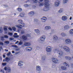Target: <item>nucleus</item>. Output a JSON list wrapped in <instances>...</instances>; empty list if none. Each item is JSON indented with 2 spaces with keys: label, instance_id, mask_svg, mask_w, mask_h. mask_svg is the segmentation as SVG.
Listing matches in <instances>:
<instances>
[{
  "label": "nucleus",
  "instance_id": "obj_1",
  "mask_svg": "<svg viewBox=\"0 0 73 73\" xmlns=\"http://www.w3.org/2000/svg\"><path fill=\"white\" fill-rule=\"evenodd\" d=\"M19 23L20 24H22V25H18L16 26L17 27L19 28V29H21L22 27H24V23H23V21L22 20H19Z\"/></svg>",
  "mask_w": 73,
  "mask_h": 73
},
{
  "label": "nucleus",
  "instance_id": "obj_2",
  "mask_svg": "<svg viewBox=\"0 0 73 73\" xmlns=\"http://www.w3.org/2000/svg\"><path fill=\"white\" fill-rule=\"evenodd\" d=\"M63 65L64 66H67L66 67L64 66H61V68L62 69V70H67V68H68L69 67V66L68 64H67L66 62H64L63 64Z\"/></svg>",
  "mask_w": 73,
  "mask_h": 73
},
{
  "label": "nucleus",
  "instance_id": "obj_3",
  "mask_svg": "<svg viewBox=\"0 0 73 73\" xmlns=\"http://www.w3.org/2000/svg\"><path fill=\"white\" fill-rule=\"evenodd\" d=\"M59 49H56L54 50L55 52H56L57 53H58L59 54V56H58L59 57H61V56L62 55H63V54H64V52L62 51L61 50H58Z\"/></svg>",
  "mask_w": 73,
  "mask_h": 73
},
{
  "label": "nucleus",
  "instance_id": "obj_4",
  "mask_svg": "<svg viewBox=\"0 0 73 73\" xmlns=\"http://www.w3.org/2000/svg\"><path fill=\"white\" fill-rule=\"evenodd\" d=\"M49 4L48 2H45L44 3V6L45 7L44 8L43 10L44 11H47L49 9Z\"/></svg>",
  "mask_w": 73,
  "mask_h": 73
},
{
  "label": "nucleus",
  "instance_id": "obj_5",
  "mask_svg": "<svg viewBox=\"0 0 73 73\" xmlns=\"http://www.w3.org/2000/svg\"><path fill=\"white\" fill-rule=\"evenodd\" d=\"M64 47H63L62 46H59V48H61V49H64V50H65L66 51V52H69V48L68 47L66 46H64Z\"/></svg>",
  "mask_w": 73,
  "mask_h": 73
},
{
  "label": "nucleus",
  "instance_id": "obj_6",
  "mask_svg": "<svg viewBox=\"0 0 73 73\" xmlns=\"http://www.w3.org/2000/svg\"><path fill=\"white\" fill-rule=\"evenodd\" d=\"M52 62H54V63H58V60L57 59L54 58H52Z\"/></svg>",
  "mask_w": 73,
  "mask_h": 73
},
{
  "label": "nucleus",
  "instance_id": "obj_7",
  "mask_svg": "<svg viewBox=\"0 0 73 73\" xmlns=\"http://www.w3.org/2000/svg\"><path fill=\"white\" fill-rule=\"evenodd\" d=\"M65 41L66 43H67V44H69L72 43V41H71V40L69 39H66Z\"/></svg>",
  "mask_w": 73,
  "mask_h": 73
},
{
  "label": "nucleus",
  "instance_id": "obj_8",
  "mask_svg": "<svg viewBox=\"0 0 73 73\" xmlns=\"http://www.w3.org/2000/svg\"><path fill=\"white\" fill-rule=\"evenodd\" d=\"M55 7H58L60 5V1H56L54 3Z\"/></svg>",
  "mask_w": 73,
  "mask_h": 73
},
{
  "label": "nucleus",
  "instance_id": "obj_9",
  "mask_svg": "<svg viewBox=\"0 0 73 73\" xmlns=\"http://www.w3.org/2000/svg\"><path fill=\"white\" fill-rule=\"evenodd\" d=\"M62 20L63 21H66L67 20V17L64 16L62 17Z\"/></svg>",
  "mask_w": 73,
  "mask_h": 73
},
{
  "label": "nucleus",
  "instance_id": "obj_10",
  "mask_svg": "<svg viewBox=\"0 0 73 73\" xmlns=\"http://www.w3.org/2000/svg\"><path fill=\"white\" fill-rule=\"evenodd\" d=\"M48 47H50V46H48L46 48V51L47 52H50L51 51L52 49L50 48H48Z\"/></svg>",
  "mask_w": 73,
  "mask_h": 73
},
{
  "label": "nucleus",
  "instance_id": "obj_11",
  "mask_svg": "<svg viewBox=\"0 0 73 73\" xmlns=\"http://www.w3.org/2000/svg\"><path fill=\"white\" fill-rule=\"evenodd\" d=\"M43 18H41V20L42 22H45L46 20V18L45 17H43Z\"/></svg>",
  "mask_w": 73,
  "mask_h": 73
},
{
  "label": "nucleus",
  "instance_id": "obj_12",
  "mask_svg": "<svg viewBox=\"0 0 73 73\" xmlns=\"http://www.w3.org/2000/svg\"><path fill=\"white\" fill-rule=\"evenodd\" d=\"M31 44L29 42H25L24 44V45L25 46H31Z\"/></svg>",
  "mask_w": 73,
  "mask_h": 73
},
{
  "label": "nucleus",
  "instance_id": "obj_13",
  "mask_svg": "<svg viewBox=\"0 0 73 73\" xmlns=\"http://www.w3.org/2000/svg\"><path fill=\"white\" fill-rule=\"evenodd\" d=\"M53 38L55 41H58V37L56 35H54L53 36Z\"/></svg>",
  "mask_w": 73,
  "mask_h": 73
},
{
  "label": "nucleus",
  "instance_id": "obj_14",
  "mask_svg": "<svg viewBox=\"0 0 73 73\" xmlns=\"http://www.w3.org/2000/svg\"><path fill=\"white\" fill-rule=\"evenodd\" d=\"M32 49V48L30 47H27L26 48V50L27 51H31Z\"/></svg>",
  "mask_w": 73,
  "mask_h": 73
},
{
  "label": "nucleus",
  "instance_id": "obj_15",
  "mask_svg": "<svg viewBox=\"0 0 73 73\" xmlns=\"http://www.w3.org/2000/svg\"><path fill=\"white\" fill-rule=\"evenodd\" d=\"M23 39L24 40H27V37L26 36L23 35L22 37Z\"/></svg>",
  "mask_w": 73,
  "mask_h": 73
},
{
  "label": "nucleus",
  "instance_id": "obj_16",
  "mask_svg": "<svg viewBox=\"0 0 73 73\" xmlns=\"http://www.w3.org/2000/svg\"><path fill=\"white\" fill-rule=\"evenodd\" d=\"M45 37H42L40 39H39V40L40 41H43L45 40Z\"/></svg>",
  "mask_w": 73,
  "mask_h": 73
},
{
  "label": "nucleus",
  "instance_id": "obj_17",
  "mask_svg": "<svg viewBox=\"0 0 73 73\" xmlns=\"http://www.w3.org/2000/svg\"><path fill=\"white\" fill-rule=\"evenodd\" d=\"M36 70H38V71H41V69L40 68V66H37L36 67Z\"/></svg>",
  "mask_w": 73,
  "mask_h": 73
},
{
  "label": "nucleus",
  "instance_id": "obj_18",
  "mask_svg": "<svg viewBox=\"0 0 73 73\" xmlns=\"http://www.w3.org/2000/svg\"><path fill=\"white\" fill-rule=\"evenodd\" d=\"M70 27L69 26V25H66L64 27V29H69Z\"/></svg>",
  "mask_w": 73,
  "mask_h": 73
},
{
  "label": "nucleus",
  "instance_id": "obj_19",
  "mask_svg": "<svg viewBox=\"0 0 73 73\" xmlns=\"http://www.w3.org/2000/svg\"><path fill=\"white\" fill-rule=\"evenodd\" d=\"M23 62L22 61H19L18 63V65L19 66H23Z\"/></svg>",
  "mask_w": 73,
  "mask_h": 73
},
{
  "label": "nucleus",
  "instance_id": "obj_20",
  "mask_svg": "<svg viewBox=\"0 0 73 73\" xmlns=\"http://www.w3.org/2000/svg\"><path fill=\"white\" fill-rule=\"evenodd\" d=\"M29 15L30 16H32L34 15V12L31 11L30 13H29Z\"/></svg>",
  "mask_w": 73,
  "mask_h": 73
},
{
  "label": "nucleus",
  "instance_id": "obj_21",
  "mask_svg": "<svg viewBox=\"0 0 73 73\" xmlns=\"http://www.w3.org/2000/svg\"><path fill=\"white\" fill-rule=\"evenodd\" d=\"M35 32L36 33L38 34H38H40V31L38 29H35L34 30Z\"/></svg>",
  "mask_w": 73,
  "mask_h": 73
},
{
  "label": "nucleus",
  "instance_id": "obj_22",
  "mask_svg": "<svg viewBox=\"0 0 73 73\" xmlns=\"http://www.w3.org/2000/svg\"><path fill=\"white\" fill-rule=\"evenodd\" d=\"M50 27L49 26H47L45 27V29L46 30H49V29H50Z\"/></svg>",
  "mask_w": 73,
  "mask_h": 73
},
{
  "label": "nucleus",
  "instance_id": "obj_23",
  "mask_svg": "<svg viewBox=\"0 0 73 73\" xmlns=\"http://www.w3.org/2000/svg\"><path fill=\"white\" fill-rule=\"evenodd\" d=\"M65 58L66 60H72V58H71L69 56H66Z\"/></svg>",
  "mask_w": 73,
  "mask_h": 73
},
{
  "label": "nucleus",
  "instance_id": "obj_24",
  "mask_svg": "<svg viewBox=\"0 0 73 73\" xmlns=\"http://www.w3.org/2000/svg\"><path fill=\"white\" fill-rule=\"evenodd\" d=\"M62 36V37H65V36H66V34L65 33H62L60 34Z\"/></svg>",
  "mask_w": 73,
  "mask_h": 73
},
{
  "label": "nucleus",
  "instance_id": "obj_25",
  "mask_svg": "<svg viewBox=\"0 0 73 73\" xmlns=\"http://www.w3.org/2000/svg\"><path fill=\"white\" fill-rule=\"evenodd\" d=\"M25 15V13H21L20 14V16L21 17H23Z\"/></svg>",
  "mask_w": 73,
  "mask_h": 73
},
{
  "label": "nucleus",
  "instance_id": "obj_26",
  "mask_svg": "<svg viewBox=\"0 0 73 73\" xmlns=\"http://www.w3.org/2000/svg\"><path fill=\"white\" fill-rule=\"evenodd\" d=\"M68 2V0H64L63 1V3L64 4H66Z\"/></svg>",
  "mask_w": 73,
  "mask_h": 73
},
{
  "label": "nucleus",
  "instance_id": "obj_27",
  "mask_svg": "<svg viewBox=\"0 0 73 73\" xmlns=\"http://www.w3.org/2000/svg\"><path fill=\"white\" fill-rule=\"evenodd\" d=\"M58 12H59V13H61V12H63V9H60V10Z\"/></svg>",
  "mask_w": 73,
  "mask_h": 73
},
{
  "label": "nucleus",
  "instance_id": "obj_28",
  "mask_svg": "<svg viewBox=\"0 0 73 73\" xmlns=\"http://www.w3.org/2000/svg\"><path fill=\"white\" fill-rule=\"evenodd\" d=\"M70 34H73V29L71 30L70 31Z\"/></svg>",
  "mask_w": 73,
  "mask_h": 73
},
{
  "label": "nucleus",
  "instance_id": "obj_29",
  "mask_svg": "<svg viewBox=\"0 0 73 73\" xmlns=\"http://www.w3.org/2000/svg\"><path fill=\"white\" fill-rule=\"evenodd\" d=\"M17 10H18V11H19V12H21V11H22V9L21 8H18V9H17Z\"/></svg>",
  "mask_w": 73,
  "mask_h": 73
},
{
  "label": "nucleus",
  "instance_id": "obj_30",
  "mask_svg": "<svg viewBox=\"0 0 73 73\" xmlns=\"http://www.w3.org/2000/svg\"><path fill=\"white\" fill-rule=\"evenodd\" d=\"M5 44H9V41H5Z\"/></svg>",
  "mask_w": 73,
  "mask_h": 73
},
{
  "label": "nucleus",
  "instance_id": "obj_31",
  "mask_svg": "<svg viewBox=\"0 0 73 73\" xmlns=\"http://www.w3.org/2000/svg\"><path fill=\"white\" fill-rule=\"evenodd\" d=\"M3 32V28L2 27L0 28V33Z\"/></svg>",
  "mask_w": 73,
  "mask_h": 73
},
{
  "label": "nucleus",
  "instance_id": "obj_32",
  "mask_svg": "<svg viewBox=\"0 0 73 73\" xmlns=\"http://www.w3.org/2000/svg\"><path fill=\"white\" fill-rule=\"evenodd\" d=\"M45 56H44L42 58V60L43 61L45 60Z\"/></svg>",
  "mask_w": 73,
  "mask_h": 73
},
{
  "label": "nucleus",
  "instance_id": "obj_33",
  "mask_svg": "<svg viewBox=\"0 0 73 73\" xmlns=\"http://www.w3.org/2000/svg\"><path fill=\"white\" fill-rule=\"evenodd\" d=\"M9 35V36H12L13 35V34L9 32L8 33Z\"/></svg>",
  "mask_w": 73,
  "mask_h": 73
},
{
  "label": "nucleus",
  "instance_id": "obj_34",
  "mask_svg": "<svg viewBox=\"0 0 73 73\" xmlns=\"http://www.w3.org/2000/svg\"><path fill=\"white\" fill-rule=\"evenodd\" d=\"M2 65L3 66H5L7 65V63H2Z\"/></svg>",
  "mask_w": 73,
  "mask_h": 73
},
{
  "label": "nucleus",
  "instance_id": "obj_35",
  "mask_svg": "<svg viewBox=\"0 0 73 73\" xmlns=\"http://www.w3.org/2000/svg\"><path fill=\"white\" fill-rule=\"evenodd\" d=\"M4 37L6 38H8V36L7 35H4Z\"/></svg>",
  "mask_w": 73,
  "mask_h": 73
},
{
  "label": "nucleus",
  "instance_id": "obj_36",
  "mask_svg": "<svg viewBox=\"0 0 73 73\" xmlns=\"http://www.w3.org/2000/svg\"><path fill=\"white\" fill-rule=\"evenodd\" d=\"M23 44V42L20 41L19 43V45H22V44Z\"/></svg>",
  "mask_w": 73,
  "mask_h": 73
},
{
  "label": "nucleus",
  "instance_id": "obj_37",
  "mask_svg": "<svg viewBox=\"0 0 73 73\" xmlns=\"http://www.w3.org/2000/svg\"><path fill=\"white\" fill-rule=\"evenodd\" d=\"M11 54V52H9L7 54V56H9Z\"/></svg>",
  "mask_w": 73,
  "mask_h": 73
},
{
  "label": "nucleus",
  "instance_id": "obj_38",
  "mask_svg": "<svg viewBox=\"0 0 73 73\" xmlns=\"http://www.w3.org/2000/svg\"><path fill=\"white\" fill-rule=\"evenodd\" d=\"M7 70L8 72H11V68H7Z\"/></svg>",
  "mask_w": 73,
  "mask_h": 73
},
{
  "label": "nucleus",
  "instance_id": "obj_39",
  "mask_svg": "<svg viewBox=\"0 0 73 73\" xmlns=\"http://www.w3.org/2000/svg\"><path fill=\"white\" fill-rule=\"evenodd\" d=\"M13 30L14 31H16V28L15 27H13L12 28Z\"/></svg>",
  "mask_w": 73,
  "mask_h": 73
},
{
  "label": "nucleus",
  "instance_id": "obj_40",
  "mask_svg": "<svg viewBox=\"0 0 73 73\" xmlns=\"http://www.w3.org/2000/svg\"><path fill=\"white\" fill-rule=\"evenodd\" d=\"M0 45H3L4 43L3 42H0Z\"/></svg>",
  "mask_w": 73,
  "mask_h": 73
},
{
  "label": "nucleus",
  "instance_id": "obj_41",
  "mask_svg": "<svg viewBox=\"0 0 73 73\" xmlns=\"http://www.w3.org/2000/svg\"><path fill=\"white\" fill-rule=\"evenodd\" d=\"M10 40H11V41H12V40H14V38H13L12 37V38H10Z\"/></svg>",
  "mask_w": 73,
  "mask_h": 73
},
{
  "label": "nucleus",
  "instance_id": "obj_42",
  "mask_svg": "<svg viewBox=\"0 0 73 73\" xmlns=\"http://www.w3.org/2000/svg\"><path fill=\"white\" fill-rule=\"evenodd\" d=\"M8 29L10 31H12V29L11 27H9Z\"/></svg>",
  "mask_w": 73,
  "mask_h": 73
},
{
  "label": "nucleus",
  "instance_id": "obj_43",
  "mask_svg": "<svg viewBox=\"0 0 73 73\" xmlns=\"http://www.w3.org/2000/svg\"><path fill=\"white\" fill-rule=\"evenodd\" d=\"M43 5H44V4L43 3H40L39 4V6H43Z\"/></svg>",
  "mask_w": 73,
  "mask_h": 73
},
{
  "label": "nucleus",
  "instance_id": "obj_44",
  "mask_svg": "<svg viewBox=\"0 0 73 73\" xmlns=\"http://www.w3.org/2000/svg\"><path fill=\"white\" fill-rule=\"evenodd\" d=\"M13 47H15V48H18V47L17 46L13 45Z\"/></svg>",
  "mask_w": 73,
  "mask_h": 73
},
{
  "label": "nucleus",
  "instance_id": "obj_45",
  "mask_svg": "<svg viewBox=\"0 0 73 73\" xmlns=\"http://www.w3.org/2000/svg\"><path fill=\"white\" fill-rule=\"evenodd\" d=\"M24 6L25 7H28L29 5H24Z\"/></svg>",
  "mask_w": 73,
  "mask_h": 73
},
{
  "label": "nucleus",
  "instance_id": "obj_46",
  "mask_svg": "<svg viewBox=\"0 0 73 73\" xmlns=\"http://www.w3.org/2000/svg\"><path fill=\"white\" fill-rule=\"evenodd\" d=\"M14 37L15 38H17L18 37H19V36L17 35L16 36H14Z\"/></svg>",
  "mask_w": 73,
  "mask_h": 73
},
{
  "label": "nucleus",
  "instance_id": "obj_47",
  "mask_svg": "<svg viewBox=\"0 0 73 73\" xmlns=\"http://www.w3.org/2000/svg\"><path fill=\"white\" fill-rule=\"evenodd\" d=\"M8 59H9V58H6V60H5V61H7V60H8Z\"/></svg>",
  "mask_w": 73,
  "mask_h": 73
},
{
  "label": "nucleus",
  "instance_id": "obj_48",
  "mask_svg": "<svg viewBox=\"0 0 73 73\" xmlns=\"http://www.w3.org/2000/svg\"><path fill=\"white\" fill-rule=\"evenodd\" d=\"M34 21L35 22H37V21H38V20H37V19H34Z\"/></svg>",
  "mask_w": 73,
  "mask_h": 73
},
{
  "label": "nucleus",
  "instance_id": "obj_49",
  "mask_svg": "<svg viewBox=\"0 0 73 73\" xmlns=\"http://www.w3.org/2000/svg\"><path fill=\"white\" fill-rule=\"evenodd\" d=\"M4 31H7V28H4Z\"/></svg>",
  "mask_w": 73,
  "mask_h": 73
},
{
  "label": "nucleus",
  "instance_id": "obj_50",
  "mask_svg": "<svg viewBox=\"0 0 73 73\" xmlns=\"http://www.w3.org/2000/svg\"><path fill=\"white\" fill-rule=\"evenodd\" d=\"M7 69L8 68H7L6 67H5L4 68V70H7Z\"/></svg>",
  "mask_w": 73,
  "mask_h": 73
},
{
  "label": "nucleus",
  "instance_id": "obj_51",
  "mask_svg": "<svg viewBox=\"0 0 73 73\" xmlns=\"http://www.w3.org/2000/svg\"><path fill=\"white\" fill-rule=\"evenodd\" d=\"M21 33L22 34H23V33H24V31H21Z\"/></svg>",
  "mask_w": 73,
  "mask_h": 73
},
{
  "label": "nucleus",
  "instance_id": "obj_52",
  "mask_svg": "<svg viewBox=\"0 0 73 73\" xmlns=\"http://www.w3.org/2000/svg\"><path fill=\"white\" fill-rule=\"evenodd\" d=\"M5 51L6 52H8V50H7V49H5Z\"/></svg>",
  "mask_w": 73,
  "mask_h": 73
},
{
  "label": "nucleus",
  "instance_id": "obj_53",
  "mask_svg": "<svg viewBox=\"0 0 73 73\" xmlns=\"http://www.w3.org/2000/svg\"><path fill=\"white\" fill-rule=\"evenodd\" d=\"M19 42V41H17L15 43V44H17Z\"/></svg>",
  "mask_w": 73,
  "mask_h": 73
},
{
  "label": "nucleus",
  "instance_id": "obj_54",
  "mask_svg": "<svg viewBox=\"0 0 73 73\" xmlns=\"http://www.w3.org/2000/svg\"><path fill=\"white\" fill-rule=\"evenodd\" d=\"M71 66L72 67V68H73V63L71 64Z\"/></svg>",
  "mask_w": 73,
  "mask_h": 73
},
{
  "label": "nucleus",
  "instance_id": "obj_55",
  "mask_svg": "<svg viewBox=\"0 0 73 73\" xmlns=\"http://www.w3.org/2000/svg\"><path fill=\"white\" fill-rule=\"evenodd\" d=\"M3 6H4V7H8L7 5H4Z\"/></svg>",
  "mask_w": 73,
  "mask_h": 73
},
{
  "label": "nucleus",
  "instance_id": "obj_56",
  "mask_svg": "<svg viewBox=\"0 0 73 73\" xmlns=\"http://www.w3.org/2000/svg\"><path fill=\"white\" fill-rule=\"evenodd\" d=\"M72 17H71L70 18V20H72Z\"/></svg>",
  "mask_w": 73,
  "mask_h": 73
},
{
  "label": "nucleus",
  "instance_id": "obj_57",
  "mask_svg": "<svg viewBox=\"0 0 73 73\" xmlns=\"http://www.w3.org/2000/svg\"><path fill=\"white\" fill-rule=\"evenodd\" d=\"M3 58H5V55H3Z\"/></svg>",
  "mask_w": 73,
  "mask_h": 73
},
{
  "label": "nucleus",
  "instance_id": "obj_58",
  "mask_svg": "<svg viewBox=\"0 0 73 73\" xmlns=\"http://www.w3.org/2000/svg\"><path fill=\"white\" fill-rule=\"evenodd\" d=\"M1 40H2V41H4V39L2 38H1Z\"/></svg>",
  "mask_w": 73,
  "mask_h": 73
},
{
  "label": "nucleus",
  "instance_id": "obj_59",
  "mask_svg": "<svg viewBox=\"0 0 73 73\" xmlns=\"http://www.w3.org/2000/svg\"><path fill=\"white\" fill-rule=\"evenodd\" d=\"M14 35H17V33H14Z\"/></svg>",
  "mask_w": 73,
  "mask_h": 73
},
{
  "label": "nucleus",
  "instance_id": "obj_60",
  "mask_svg": "<svg viewBox=\"0 0 73 73\" xmlns=\"http://www.w3.org/2000/svg\"><path fill=\"white\" fill-rule=\"evenodd\" d=\"M12 53H15V51H12Z\"/></svg>",
  "mask_w": 73,
  "mask_h": 73
},
{
  "label": "nucleus",
  "instance_id": "obj_61",
  "mask_svg": "<svg viewBox=\"0 0 73 73\" xmlns=\"http://www.w3.org/2000/svg\"><path fill=\"white\" fill-rule=\"evenodd\" d=\"M15 54H19V52H16Z\"/></svg>",
  "mask_w": 73,
  "mask_h": 73
},
{
  "label": "nucleus",
  "instance_id": "obj_62",
  "mask_svg": "<svg viewBox=\"0 0 73 73\" xmlns=\"http://www.w3.org/2000/svg\"><path fill=\"white\" fill-rule=\"evenodd\" d=\"M40 1H41V2L42 1H43V0H39Z\"/></svg>",
  "mask_w": 73,
  "mask_h": 73
},
{
  "label": "nucleus",
  "instance_id": "obj_63",
  "mask_svg": "<svg viewBox=\"0 0 73 73\" xmlns=\"http://www.w3.org/2000/svg\"><path fill=\"white\" fill-rule=\"evenodd\" d=\"M16 50H17V51L19 50V49H16Z\"/></svg>",
  "mask_w": 73,
  "mask_h": 73
},
{
  "label": "nucleus",
  "instance_id": "obj_64",
  "mask_svg": "<svg viewBox=\"0 0 73 73\" xmlns=\"http://www.w3.org/2000/svg\"><path fill=\"white\" fill-rule=\"evenodd\" d=\"M4 38V37H3V36H2L1 38Z\"/></svg>",
  "mask_w": 73,
  "mask_h": 73
}]
</instances>
